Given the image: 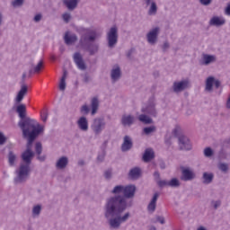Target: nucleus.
<instances>
[{
  "label": "nucleus",
  "mask_w": 230,
  "mask_h": 230,
  "mask_svg": "<svg viewBox=\"0 0 230 230\" xmlns=\"http://www.w3.org/2000/svg\"><path fill=\"white\" fill-rule=\"evenodd\" d=\"M7 159L10 166L15 165V161H17V155L13 151H9L7 155Z\"/></svg>",
  "instance_id": "30"
},
{
  "label": "nucleus",
  "mask_w": 230,
  "mask_h": 230,
  "mask_svg": "<svg viewBox=\"0 0 230 230\" xmlns=\"http://www.w3.org/2000/svg\"><path fill=\"white\" fill-rule=\"evenodd\" d=\"M146 6H150L152 4V0H145Z\"/></svg>",
  "instance_id": "63"
},
{
  "label": "nucleus",
  "mask_w": 230,
  "mask_h": 230,
  "mask_svg": "<svg viewBox=\"0 0 230 230\" xmlns=\"http://www.w3.org/2000/svg\"><path fill=\"white\" fill-rule=\"evenodd\" d=\"M66 78H67V72L64 71V74L60 79V83H59V89L61 91H66Z\"/></svg>",
  "instance_id": "33"
},
{
  "label": "nucleus",
  "mask_w": 230,
  "mask_h": 230,
  "mask_svg": "<svg viewBox=\"0 0 230 230\" xmlns=\"http://www.w3.org/2000/svg\"><path fill=\"white\" fill-rule=\"evenodd\" d=\"M90 80H91V77L89 76V75L84 74V82H85L87 84V83H89Z\"/></svg>",
  "instance_id": "55"
},
{
  "label": "nucleus",
  "mask_w": 230,
  "mask_h": 230,
  "mask_svg": "<svg viewBox=\"0 0 230 230\" xmlns=\"http://www.w3.org/2000/svg\"><path fill=\"white\" fill-rule=\"evenodd\" d=\"M98 39V32L96 30L85 29L84 33L82 34L79 44L83 49L88 51L89 55L92 57L96 55L100 51V45L94 43V40Z\"/></svg>",
  "instance_id": "4"
},
{
  "label": "nucleus",
  "mask_w": 230,
  "mask_h": 230,
  "mask_svg": "<svg viewBox=\"0 0 230 230\" xmlns=\"http://www.w3.org/2000/svg\"><path fill=\"white\" fill-rule=\"evenodd\" d=\"M132 53H134V49H131L128 51L127 53L128 58H130V57H132Z\"/></svg>",
  "instance_id": "58"
},
{
  "label": "nucleus",
  "mask_w": 230,
  "mask_h": 230,
  "mask_svg": "<svg viewBox=\"0 0 230 230\" xmlns=\"http://www.w3.org/2000/svg\"><path fill=\"white\" fill-rule=\"evenodd\" d=\"M214 84H215L216 89H218V87H220V85H221V83H220V81L214 79Z\"/></svg>",
  "instance_id": "56"
},
{
  "label": "nucleus",
  "mask_w": 230,
  "mask_h": 230,
  "mask_svg": "<svg viewBox=\"0 0 230 230\" xmlns=\"http://www.w3.org/2000/svg\"><path fill=\"white\" fill-rule=\"evenodd\" d=\"M226 109H230V96H229V98L227 99V102H226Z\"/></svg>",
  "instance_id": "62"
},
{
  "label": "nucleus",
  "mask_w": 230,
  "mask_h": 230,
  "mask_svg": "<svg viewBox=\"0 0 230 230\" xmlns=\"http://www.w3.org/2000/svg\"><path fill=\"white\" fill-rule=\"evenodd\" d=\"M204 155L205 157H211V155H213V149H211V147L205 148Z\"/></svg>",
  "instance_id": "45"
},
{
  "label": "nucleus",
  "mask_w": 230,
  "mask_h": 230,
  "mask_svg": "<svg viewBox=\"0 0 230 230\" xmlns=\"http://www.w3.org/2000/svg\"><path fill=\"white\" fill-rule=\"evenodd\" d=\"M213 84H215V77L209 76L206 81V91H213Z\"/></svg>",
  "instance_id": "32"
},
{
  "label": "nucleus",
  "mask_w": 230,
  "mask_h": 230,
  "mask_svg": "<svg viewBox=\"0 0 230 230\" xmlns=\"http://www.w3.org/2000/svg\"><path fill=\"white\" fill-rule=\"evenodd\" d=\"M138 119L139 121H141V123H144L145 125H152V123H154L152 118L148 117V115L146 114L139 115Z\"/></svg>",
  "instance_id": "29"
},
{
  "label": "nucleus",
  "mask_w": 230,
  "mask_h": 230,
  "mask_svg": "<svg viewBox=\"0 0 230 230\" xmlns=\"http://www.w3.org/2000/svg\"><path fill=\"white\" fill-rule=\"evenodd\" d=\"M100 107V101L98 100V97H93L91 101V115L94 116L96 112H98V109Z\"/></svg>",
  "instance_id": "25"
},
{
  "label": "nucleus",
  "mask_w": 230,
  "mask_h": 230,
  "mask_svg": "<svg viewBox=\"0 0 230 230\" xmlns=\"http://www.w3.org/2000/svg\"><path fill=\"white\" fill-rule=\"evenodd\" d=\"M107 123L105 122V119L102 117H97L93 119L92 124H91V128L94 134V136H100L103 130H105Z\"/></svg>",
  "instance_id": "5"
},
{
  "label": "nucleus",
  "mask_w": 230,
  "mask_h": 230,
  "mask_svg": "<svg viewBox=\"0 0 230 230\" xmlns=\"http://www.w3.org/2000/svg\"><path fill=\"white\" fill-rule=\"evenodd\" d=\"M111 193L114 196L107 198L103 207L104 217L108 220L110 229L118 230L131 217L130 212H123L132 208V201L127 199L136 197V185H117Z\"/></svg>",
  "instance_id": "1"
},
{
  "label": "nucleus",
  "mask_w": 230,
  "mask_h": 230,
  "mask_svg": "<svg viewBox=\"0 0 230 230\" xmlns=\"http://www.w3.org/2000/svg\"><path fill=\"white\" fill-rule=\"evenodd\" d=\"M107 40L109 48H114L118 44V27L113 26L107 33Z\"/></svg>",
  "instance_id": "6"
},
{
  "label": "nucleus",
  "mask_w": 230,
  "mask_h": 230,
  "mask_svg": "<svg viewBox=\"0 0 230 230\" xmlns=\"http://www.w3.org/2000/svg\"><path fill=\"white\" fill-rule=\"evenodd\" d=\"M120 121L123 127H132L136 121V118L132 115H123Z\"/></svg>",
  "instance_id": "18"
},
{
  "label": "nucleus",
  "mask_w": 230,
  "mask_h": 230,
  "mask_svg": "<svg viewBox=\"0 0 230 230\" xmlns=\"http://www.w3.org/2000/svg\"><path fill=\"white\" fill-rule=\"evenodd\" d=\"M6 137L3 132H0V145H4L6 143Z\"/></svg>",
  "instance_id": "49"
},
{
  "label": "nucleus",
  "mask_w": 230,
  "mask_h": 230,
  "mask_svg": "<svg viewBox=\"0 0 230 230\" xmlns=\"http://www.w3.org/2000/svg\"><path fill=\"white\" fill-rule=\"evenodd\" d=\"M65 44L66 46H73L76 40H78V36L76 34L70 35L69 32H66L64 36Z\"/></svg>",
  "instance_id": "23"
},
{
  "label": "nucleus",
  "mask_w": 230,
  "mask_h": 230,
  "mask_svg": "<svg viewBox=\"0 0 230 230\" xmlns=\"http://www.w3.org/2000/svg\"><path fill=\"white\" fill-rule=\"evenodd\" d=\"M155 159V153L152 148H146L143 154L142 160L144 163H150V161Z\"/></svg>",
  "instance_id": "15"
},
{
  "label": "nucleus",
  "mask_w": 230,
  "mask_h": 230,
  "mask_svg": "<svg viewBox=\"0 0 230 230\" xmlns=\"http://www.w3.org/2000/svg\"><path fill=\"white\" fill-rule=\"evenodd\" d=\"M38 160L40 161L41 163H44V161H46V155L40 156V155H39Z\"/></svg>",
  "instance_id": "57"
},
{
  "label": "nucleus",
  "mask_w": 230,
  "mask_h": 230,
  "mask_svg": "<svg viewBox=\"0 0 230 230\" xmlns=\"http://www.w3.org/2000/svg\"><path fill=\"white\" fill-rule=\"evenodd\" d=\"M41 133L42 132L34 133V131H32L27 133L25 136L22 135L23 139H27L26 150L22 154V160L24 164H21L19 169L15 171L16 177L13 179L14 184H22L28 181V177H30V172H31L30 165L31 164L33 157H35V153L31 151V148L33 142Z\"/></svg>",
  "instance_id": "2"
},
{
  "label": "nucleus",
  "mask_w": 230,
  "mask_h": 230,
  "mask_svg": "<svg viewBox=\"0 0 230 230\" xmlns=\"http://www.w3.org/2000/svg\"><path fill=\"white\" fill-rule=\"evenodd\" d=\"M41 119H42V121H44V123H46V121H48V112H44L41 115Z\"/></svg>",
  "instance_id": "52"
},
{
  "label": "nucleus",
  "mask_w": 230,
  "mask_h": 230,
  "mask_svg": "<svg viewBox=\"0 0 230 230\" xmlns=\"http://www.w3.org/2000/svg\"><path fill=\"white\" fill-rule=\"evenodd\" d=\"M111 78L112 84H116V82H118L119 78H121V68L119 66L111 69Z\"/></svg>",
  "instance_id": "17"
},
{
  "label": "nucleus",
  "mask_w": 230,
  "mask_h": 230,
  "mask_svg": "<svg viewBox=\"0 0 230 230\" xmlns=\"http://www.w3.org/2000/svg\"><path fill=\"white\" fill-rule=\"evenodd\" d=\"M62 19L66 24L69 23V21H71V13H65L62 14Z\"/></svg>",
  "instance_id": "42"
},
{
  "label": "nucleus",
  "mask_w": 230,
  "mask_h": 230,
  "mask_svg": "<svg viewBox=\"0 0 230 230\" xmlns=\"http://www.w3.org/2000/svg\"><path fill=\"white\" fill-rule=\"evenodd\" d=\"M162 49L164 53H166V51L170 49V43H168V41H164V45L162 46Z\"/></svg>",
  "instance_id": "47"
},
{
  "label": "nucleus",
  "mask_w": 230,
  "mask_h": 230,
  "mask_svg": "<svg viewBox=\"0 0 230 230\" xmlns=\"http://www.w3.org/2000/svg\"><path fill=\"white\" fill-rule=\"evenodd\" d=\"M152 132H155V127L151 126L144 128V134L146 136L152 134Z\"/></svg>",
  "instance_id": "40"
},
{
  "label": "nucleus",
  "mask_w": 230,
  "mask_h": 230,
  "mask_svg": "<svg viewBox=\"0 0 230 230\" xmlns=\"http://www.w3.org/2000/svg\"><path fill=\"white\" fill-rule=\"evenodd\" d=\"M24 4V0H14L12 2L13 8H19Z\"/></svg>",
  "instance_id": "39"
},
{
  "label": "nucleus",
  "mask_w": 230,
  "mask_h": 230,
  "mask_svg": "<svg viewBox=\"0 0 230 230\" xmlns=\"http://www.w3.org/2000/svg\"><path fill=\"white\" fill-rule=\"evenodd\" d=\"M69 164V158L67 156H61L56 163V168L58 170H65Z\"/></svg>",
  "instance_id": "20"
},
{
  "label": "nucleus",
  "mask_w": 230,
  "mask_h": 230,
  "mask_svg": "<svg viewBox=\"0 0 230 230\" xmlns=\"http://www.w3.org/2000/svg\"><path fill=\"white\" fill-rule=\"evenodd\" d=\"M157 199H159V192H155L151 199V201L149 202L148 206H147V210L150 213H154V211H155V208H157Z\"/></svg>",
  "instance_id": "22"
},
{
  "label": "nucleus",
  "mask_w": 230,
  "mask_h": 230,
  "mask_svg": "<svg viewBox=\"0 0 230 230\" xmlns=\"http://www.w3.org/2000/svg\"><path fill=\"white\" fill-rule=\"evenodd\" d=\"M42 211V205H36L32 208V217L33 218H37V217H40V213Z\"/></svg>",
  "instance_id": "31"
},
{
  "label": "nucleus",
  "mask_w": 230,
  "mask_h": 230,
  "mask_svg": "<svg viewBox=\"0 0 230 230\" xmlns=\"http://www.w3.org/2000/svg\"><path fill=\"white\" fill-rule=\"evenodd\" d=\"M154 177L156 181H159V179H161V174L156 171L154 172Z\"/></svg>",
  "instance_id": "53"
},
{
  "label": "nucleus",
  "mask_w": 230,
  "mask_h": 230,
  "mask_svg": "<svg viewBox=\"0 0 230 230\" xmlns=\"http://www.w3.org/2000/svg\"><path fill=\"white\" fill-rule=\"evenodd\" d=\"M179 129L178 128H174L173 129V134H174V136L177 137V136H179Z\"/></svg>",
  "instance_id": "60"
},
{
  "label": "nucleus",
  "mask_w": 230,
  "mask_h": 230,
  "mask_svg": "<svg viewBox=\"0 0 230 230\" xmlns=\"http://www.w3.org/2000/svg\"><path fill=\"white\" fill-rule=\"evenodd\" d=\"M34 22H40L42 21V14H36L33 18Z\"/></svg>",
  "instance_id": "50"
},
{
  "label": "nucleus",
  "mask_w": 230,
  "mask_h": 230,
  "mask_svg": "<svg viewBox=\"0 0 230 230\" xmlns=\"http://www.w3.org/2000/svg\"><path fill=\"white\" fill-rule=\"evenodd\" d=\"M63 4L69 10V12H73V10H76L78 8V0H62Z\"/></svg>",
  "instance_id": "21"
},
{
  "label": "nucleus",
  "mask_w": 230,
  "mask_h": 230,
  "mask_svg": "<svg viewBox=\"0 0 230 230\" xmlns=\"http://www.w3.org/2000/svg\"><path fill=\"white\" fill-rule=\"evenodd\" d=\"M128 175L130 179H139V177H141V168L139 167L132 168L129 171Z\"/></svg>",
  "instance_id": "28"
},
{
  "label": "nucleus",
  "mask_w": 230,
  "mask_h": 230,
  "mask_svg": "<svg viewBox=\"0 0 230 230\" xmlns=\"http://www.w3.org/2000/svg\"><path fill=\"white\" fill-rule=\"evenodd\" d=\"M226 24V20L220 19L217 16H214L209 21L210 26H224Z\"/></svg>",
  "instance_id": "26"
},
{
  "label": "nucleus",
  "mask_w": 230,
  "mask_h": 230,
  "mask_svg": "<svg viewBox=\"0 0 230 230\" xmlns=\"http://www.w3.org/2000/svg\"><path fill=\"white\" fill-rule=\"evenodd\" d=\"M220 206H222V200L217 199H212L210 201V208H212V209H218V208H220Z\"/></svg>",
  "instance_id": "35"
},
{
  "label": "nucleus",
  "mask_w": 230,
  "mask_h": 230,
  "mask_svg": "<svg viewBox=\"0 0 230 230\" xmlns=\"http://www.w3.org/2000/svg\"><path fill=\"white\" fill-rule=\"evenodd\" d=\"M133 146L134 143L132 142V137L126 135L121 145V152H128L129 150H132Z\"/></svg>",
  "instance_id": "13"
},
{
  "label": "nucleus",
  "mask_w": 230,
  "mask_h": 230,
  "mask_svg": "<svg viewBox=\"0 0 230 230\" xmlns=\"http://www.w3.org/2000/svg\"><path fill=\"white\" fill-rule=\"evenodd\" d=\"M105 155H107V153L103 150L102 153L97 156L98 163H103V161H105Z\"/></svg>",
  "instance_id": "44"
},
{
  "label": "nucleus",
  "mask_w": 230,
  "mask_h": 230,
  "mask_svg": "<svg viewBox=\"0 0 230 230\" xmlns=\"http://www.w3.org/2000/svg\"><path fill=\"white\" fill-rule=\"evenodd\" d=\"M159 166H160L161 170H165L166 169V164L163 160H161L159 162Z\"/></svg>",
  "instance_id": "51"
},
{
  "label": "nucleus",
  "mask_w": 230,
  "mask_h": 230,
  "mask_svg": "<svg viewBox=\"0 0 230 230\" xmlns=\"http://www.w3.org/2000/svg\"><path fill=\"white\" fill-rule=\"evenodd\" d=\"M190 87V80L184 79L180 82H174L172 84L173 93H182V91H186Z\"/></svg>",
  "instance_id": "8"
},
{
  "label": "nucleus",
  "mask_w": 230,
  "mask_h": 230,
  "mask_svg": "<svg viewBox=\"0 0 230 230\" xmlns=\"http://www.w3.org/2000/svg\"><path fill=\"white\" fill-rule=\"evenodd\" d=\"M181 181H184L187 182L188 181H193L195 179L196 175L195 172L190 169V167H181Z\"/></svg>",
  "instance_id": "10"
},
{
  "label": "nucleus",
  "mask_w": 230,
  "mask_h": 230,
  "mask_svg": "<svg viewBox=\"0 0 230 230\" xmlns=\"http://www.w3.org/2000/svg\"><path fill=\"white\" fill-rule=\"evenodd\" d=\"M157 184H158L159 188H164V186H170L169 181L166 180H159L157 181Z\"/></svg>",
  "instance_id": "43"
},
{
  "label": "nucleus",
  "mask_w": 230,
  "mask_h": 230,
  "mask_svg": "<svg viewBox=\"0 0 230 230\" xmlns=\"http://www.w3.org/2000/svg\"><path fill=\"white\" fill-rule=\"evenodd\" d=\"M215 62H217V56L203 54L199 64L200 66H210V64H215Z\"/></svg>",
  "instance_id": "12"
},
{
  "label": "nucleus",
  "mask_w": 230,
  "mask_h": 230,
  "mask_svg": "<svg viewBox=\"0 0 230 230\" xmlns=\"http://www.w3.org/2000/svg\"><path fill=\"white\" fill-rule=\"evenodd\" d=\"M198 230H207V229L204 226H200L199 228H198Z\"/></svg>",
  "instance_id": "64"
},
{
  "label": "nucleus",
  "mask_w": 230,
  "mask_h": 230,
  "mask_svg": "<svg viewBox=\"0 0 230 230\" xmlns=\"http://www.w3.org/2000/svg\"><path fill=\"white\" fill-rule=\"evenodd\" d=\"M31 64V69L29 70V75L31 76L33 73H40L41 69L44 67V62L40 61L37 66L33 65L32 62Z\"/></svg>",
  "instance_id": "24"
},
{
  "label": "nucleus",
  "mask_w": 230,
  "mask_h": 230,
  "mask_svg": "<svg viewBox=\"0 0 230 230\" xmlns=\"http://www.w3.org/2000/svg\"><path fill=\"white\" fill-rule=\"evenodd\" d=\"M179 186H181V181H179V179L172 178L171 181H169L170 188H179Z\"/></svg>",
  "instance_id": "36"
},
{
  "label": "nucleus",
  "mask_w": 230,
  "mask_h": 230,
  "mask_svg": "<svg viewBox=\"0 0 230 230\" xmlns=\"http://www.w3.org/2000/svg\"><path fill=\"white\" fill-rule=\"evenodd\" d=\"M157 222H160V224H164V217L161 216L156 217Z\"/></svg>",
  "instance_id": "54"
},
{
  "label": "nucleus",
  "mask_w": 230,
  "mask_h": 230,
  "mask_svg": "<svg viewBox=\"0 0 230 230\" xmlns=\"http://www.w3.org/2000/svg\"><path fill=\"white\" fill-rule=\"evenodd\" d=\"M200 4L203 6H209L211 3H213V0H199Z\"/></svg>",
  "instance_id": "48"
},
{
  "label": "nucleus",
  "mask_w": 230,
  "mask_h": 230,
  "mask_svg": "<svg viewBox=\"0 0 230 230\" xmlns=\"http://www.w3.org/2000/svg\"><path fill=\"white\" fill-rule=\"evenodd\" d=\"M180 150H191V143L190 138L184 135L178 137Z\"/></svg>",
  "instance_id": "11"
},
{
  "label": "nucleus",
  "mask_w": 230,
  "mask_h": 230,
  "mask_svg": "<svg viewBox=\"0 0 230 230\" xmlns=\"http://www.w3.org/2000/svg\"><path fill=\"white\" fill-rule=\"evenodd\" d=\"M218 168L223 173H227V172H229V164H227L221 163L219 164Z\"/></svg>",
  "instance_id": "38"
},
{
  "label": "nucleus",
  "mask_w": 230,
  "mask_h": 230,
  "mask_svg": "<svg viewBox=\"0 0 230 230\" xmlns=\"http://www.w3.org/2000/svg\"><path fill=\"white\" fill-rule=\"evenodd\" d=\"M27 93H28V86L22 84L16 96V103H21L22 100H24V96H26Z\"/></svg>",
  "instance_id": "19"
},
{
  "label": "nucleus",
  "mask_w": 230,
  "mask_h": 230,
  "mask_svg": "<svg viewBox=\"0 0 230 230\" xmlns=\"http://www.w3.org/2000/svg\"><path fill=\"white\" fill-rule=\"evenodd\" d=\"M148 15H157V4L152 2L148 10Z\"/></svg>",
  "instance_id": "34"
},
{
  "label": "nucleus",
  "mask_w": 230,
  "mask_h": 230,
  "mask_svg": "<svg viewBox=\"0 0 230 230\" xmlns=\"http://www.w3.org/2000/svg\"><path fill=\"white\" fill-rule=\"evenodd\" d=\"M226 14L230 15V3L227 4V6L226 8Z\"/></svg>",
  "instance_id": "59"
},
{
  "label": "nucleus",
  "mask_w": 230,
  "mask_h": 230,
  "mask_svg": "<svg viewBox=\"0 0 230 230\" xmlns=\"http://www.w3.org/2000/svg\"><path fill=\"white\" fill-rule=\"evenodd\" d=\"M160 33H161V28L155 27L151 29L149 32L146 34V40L148 44H151V46H155V44H157V39Z\"/></svg>",
  "instance_id": "7"
},
{
  "label": "nucleus",
  "mask_w": 230,
  "mask_h": 230,
  "mask_svg": "<svg viewBox=\"0 0 230 230\" xmlns=\"http://www.w3.org/2000/svg\"><path fill=\"white\" fill-rule=\"evenodd\" d=\"M80 112H81V114H83V116H87V114H89V112H91V109L89 108V106L87 104H84L80 108Z\"/></svg>",
  "instance_id": "37"
},
{
  "label": "nucleus",
  "mask_w": 230,
  "mask_h": 230,
  "mask_svg": "<svg viewBox=\"0 0 230 230\" xmlns=\"http://www.w3.org/2000/svg\"><path fill=\"white\" fill-rule=\"evenodd\" d=\"M16 112L20 118V121L18 122V127L22 130V136H26L27 134H31V132H44V127L40 126V124L37 123L35 119H32L30 117H26V105L19 104L16 107Z\"/></svg>",
  "instance_id": "3"
},
{
  "label": "nucleus",
  "mask_w": 230,
  "mask_h": 230,
  "mask_svg": "<svg viewBox=\"0 0 230 230\" xmlns=\"http://www.w3.org/2000/svg\"><path fill=\"white\" fill-rule=\"evenodd\" d=\"M24 80H26V73H23L22 75V82L24 84Z\"/></svg>",
  "instance_id": "61"
},
{
  "label": "nucleus",
  "mask_w": 230,
  "mask_h": 230,
  "mask_svg": "<svg viewBox=\"0 0 230 230\" xmlns=\"http://www.w3.org/2000/svg\"><path fill=\"white\" fill-rule=\"evenodd\" d=\"M74 62L80 69V71H85L87 69V65H85V61H84V57L80 52H75L73 55Z\"/></svg>",
  "instance_id": "9"
},
{
  "label": "nucleus",
  "mask_w": 230,
  "mask_h": 230,
  "mask_svg": "<svg viewBox=\"0 0 230 230\" xmlns=\"http://www.w3.org/2000/svg\"><path fill=\"white\" fill-rule=\"evenodd\" d=\"M215 179V174L213 172H203L202 182L204 184H211Z\"/></svg>",
  "instance_id": "27"
},
{
  "label": "nucleus",
  "mask_w": 230,
  "mask_h": 230,
  "mask_svg": "<svg viewBox=\"0 0 230 230\" xmlns=\"http://www.w3.org/2000/svg\"><path fill=\"white\" fill-rule=\"evenodd\" d=\"M142 112H144V114H148L153 118H155L157 116V110H155V104H154V102L149 103L147 106L142 108Z\"/></svg>",
  "instance_id": "14"
},
{
  "label": "nucleus",
  "mask_w": 230,
  "mask_h": 230,
  "mask_svg": "<svg viewBox=\"0 0 230 230\" xmlns=\"http://www.w3.org/2000/svg\"><path fill=\"white\" fill-rule=\"evenodd\" d=\"M35 150L38 155H40V154H42V144L40 142L36 143Z\"/></svg>",
  "instance_id": "41"
},
{
  "label": "nucleus",
  "mask_w": 230,
  "mask_h": 230,
  "mask_svg": "<svg viewBox=\"0 0 230 230\" xmlns=\"http://www.w3.org/2000/svg\"><path fill=\"white\" fill-rule=\"evenodd\" d=\"M77 126L83 132H87L89 130V120H87L85 116H82L77 120Z\"/></svg>",
  "instance_id": "16"
},
{
  "label": "nucleus",
  "mask_w": 230,
  "mask_h": 230,
  "mask_svg": "<svg viewBox=\"0 0 230 230\" xmlns=\"http://www.w3.org/2000/svg\"><path fill=\"white\" fill-rule=\"evenodd\" d=\"M104 177L107 180L112 179V169H108L104 172Z\"/></svg>",
  "instance_id": "46"
}]
</instances>
